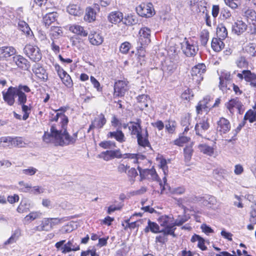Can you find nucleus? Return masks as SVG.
<instances>
[{
    "label": "nucleus",
    "instance_id": "obj_1",
    "mask_svg": "<svg viewBox=\"0 0 256 256\" xmlns=\"http://www.w3.org/2000/svg\"><path fill=\"white\" fill-rule=\"evenodd\" d=\"M63 120L58 124H52L50 132H45L43 140L46 143H53L62 146L74 144L78 138V132L70 136L67 131L68 119L67 116H62Z\"/></svg>",
    "mask_w": 256,
    "mask_h": 256
},
{
    "label": "nucleus",
    "instance_id": "obj_2",
    "mask_svg": "<svg viewBox=\"0 0 256 256\" xmlns=\"http://www.w3.org/2000/svg\"><path fill=\"white\" fill-rule=\"evenodd\" d=\"M158 222L164 228L162 230L164 234L174 236V230L176 228H174L172 215L162 216L158 218Z\"/></svg>",
    "mask_w": 256,
    "mask_h": 256
},
{
    "label": "nucleus",
    "instance_id": "obj_3",
    "mask_svg": "<svg viewBox=\"0 0 256 256\" xmlns=\"http://www.w3.org/2000/svg\"><path fill=\"white\" fill-rule=\"evenodd\" d=\"M66 240H62L56 243L55 247L58 250H60L62 254H66L72 251H77L80 247L76 243L74 242V239L69 240L66 243Z\"/></svg>",
    "mask_w": 256,
    "mask_h": 256
},
{
    "label": "nucleus",
    "instance_id": "obj_4",
    "mask_svg": "<svg viewBox=\"0 0 256 256\" xmlns=\"http://www.w3.org/2000/svg\"><path fill=\"white\" fill-rule=\"evenodd\" d=\"M24 52L26 55L34 62H38L42 58V53L36 46L26 44L24 48Z\"/></svg>",
    "mask_w": 256,
    "mask_h": 256
},
{
    "label": "nucleus",
    "instance_id": "obj_5",
    "mask_svg": "<svg viewBox=\"0 0 256 256\" xmlns=\"http://www.w3.org/2000/svg\"><path fill=\"white\" fill-rule=\"evenodd\" d=\"M182 49L184 53L189 57L194 56L198 50V46L193 40L186 38L182 44Z\"/></svg>",
    "mask_w": 256,
    "mask_h": 256
},
{
    "label": "nucleus",
    "instance_id": "obj_6",
    "mask_svg": "<svg viewBox=\"0 0 256 256\" xmlns=\"http://www.w3.org/2000/svg\"><path fill=\"white\" fill-rule=\"evenodd\" d=\"M220 102V100L217 98L216 100L215 103L212 105L210 103V98L208 96H206L204 99L199 102L196 106V110L198 114H202V112L207 113L213 107L217 106Z\"/></svg>",
    "mask_w": 256,
    "mask_h": 256
},
{
    "label": "nucleus",
    "instance_id": "obj_7",
    "mask_svg": "<svg viewBox=\"0 0 256 256\" xmlns=\"http://www.w3.org/2000/svg\"><path fill=\"white\" fill-rule=\"evenodd\" d=\"M150 30L147 27L142 28L138 32V42L141 46L139 50H142V48L150 42Z\"/></svg>",
    "mask_w": 256,
    "mask_h": 256
},
{
    "label": "nucleus",
    "instance_id": "obj_8",
    "mask_svg": "<svg viewBox=\"0 0 256 256\" xmlns=\"http://www.w3.org/2000/svg\"><path fill=\"white\" fill-rule=\"evenodd\" d=\"M138 14L146 18H150L154 14V10L152 3L142 4L136 8Z\"/></svg>",
    "mask_w": 256,
    "mask_h": 256
},
{
    "label": "nucleus",
    "instance_id": "obj_9",
    "mask_svg": "<svg viewBox=\"0 0 256 256\" xmlns=\"http://www.w3.org/2000/svg\"><path fill=\"white\" fill-rule=\"evenodd\" d=\"M30 92V88L26 85L20 84L16 86V96L18 97L17 103L18 105L26 104L27 96L25 92Z\"/></svg>",
    "mask_w": 256,
    "mask_h": 256
},
{
    "label": "nucleus",
    "instance_id": "obj_10",
    "mask_svg": "<svg viewBox=\"0 0 256 256\" xmlns=\"http://www.w3.org/2000/svg\"><path fill=\"white\" fill-rule=\"evenodd\" d=\"M17 50L12 46H4L0 47V60L8 61L11 56L16 54Z\"/></svg>",
    "mask_w": 256,
    "mask_h": 256
},
{
    "label": "nucleus",
    "instance_id": "obj_11",
    "mask_svg": "<svg viewBox=\"0 0 256 256\" xmlns=\"http://www.w3.org/2000/svg\"><path fill=\"white\" fill-rule=\"evenodd\" d=\"M12 63L20 70H26L30 68L28 60L20 54H16L12 58Z\"/></svg>",
    "mask_w": 256,
    "mask_h": 256
},
{
    "label": "nucleus",
    "instance_id": "obj_12",
    "mask_svg": "<svg viewBox=\"0 0 256 256\" xmlns=\"http://www.w3.org/2000/svg\"><path fill=\"white\" fill-rule=\"evenodd\" d=\"M128 82L126 80H118L114 85V96L116 97L122 96L128 90Z\"/></svg>",
    "mask_w": 256,
    "mask_h": 256
},
{
    "label": "nucleus",
    "instance_id": "obj_13",
    "mask_svg": "<svg viewBox=\"0 0 256 256\" xmlns=\"http://www.w3.org/2000/svg\"><path fill=\"white\" fill-rule=\"evenodd\" d=\"M226 106L231 114H234L236 110L241 114L243 112L242 104L239 98H232L228 102Z\"/></svg>",
    "mask_w": 256,
    "mask_h": 256
},
{
    "label": "nucleus",
    "instance_id": "obj_14",
    "mask_svg": "<svg viewBox=\"0 0 256 256\" xmlns=\"http://www.w3.org/2000/svg\"><path fill=\"white\" fill-rule=\"evenodd\" d=\"M16 86H10L6 92L3 91L2 94L4 101L10 106H12L15 103Z\"/></svg>",
    "mask_w": 256,
    "mask_h": 256
},
{
    "label": "nucleus",
    "instance_id": "obj_15",
    "mask_svg": "<svg viewBox=\"0 0 256 256\" xmlns=\"http://www.w3.org/2000/svg\"><path fill=\"white\" fill-rule=\"evenodd\" d=\"M138 169L140 172L141 180L146 178L156 181L159 180V176L154 169L151 168L142 170L140 166L138 167Z\"/></svg>",
    "mask_w": 256,
    "mask_h": 256
},
{
    "label": "nucleus",
    "instance_id": "obj_16",
    "mask_svg": "<svg viewBox=\"0 0 256 256\" xmlns=\"http://www.w3.org/2000/svg\"><path fill=\"white\" fill-rule=\"evenodd\" d=\"M230 128V122L224 118H220L217 122L216 130L220 135L227 134Z\"/></svg>",
    "mask_w": 256,
    "mask_h": 256
},
{
    "label": "nucleus",
    "instance_id": "obj_17",
    "mask_svg": "<svg viewBox=\"0 0 256 256\" xmlns=\"http://www.w3.org/2000/svg\"><path fill=\"white\" fill-rule=\"evenodd\" d=\"M206 68V66L204 64H199L192 68L191 71L192 79L196 82L202 80L203 78L202 74L205 72Z\"/></svg>",
    "mask_w": 256,
    "mask_h": 256
},
{
    "label": "nucleus",
    "instance_id": "obj_18",
    "mask_svg": "<svg viewBox=\"0 0 256 256\" xmlns=\"http://www.w3.org/2000/svg\"><path fill=\"white\" fill-rule=\"evenodd\" d=\"M141 123L142 120L140 118L136 119V122H129L128 129L132 136L137 137L142 132Z\"/></svg>",
    "mask_w": 256,
    "mask_h": 256
},
{
    "label": "nucleus",
    "instance_id": "obj_19",
    "mask_svg": "<svg viewBox=\"0 0 256 256\" xmlns=\"http://www.w3.org/2000/svg\"><path fill=\"white\" fill-rule=\"evenodd\" d=\"M106 120L104 115L100 114L92 122L88 130V132H90L91 130L94 128H102L106 124Z\"/></svg>",
    "mask_w": 256,
    "mask_h": 256
},
{
    "label": "nucleus",
    "instance_id": "obj_20",
    "mask_svg": "<svg viewBox=\"0 0 256 256\" xmlns=\"http://www.w3.org/2000/svg\"><path fill=\"white\" fill-rule=\"evenodd\" d=\"M210 124L208 120L204 118L198 122L195 126V130L196 135L202 136L203 134L208 129Z\"/></svg>",
    "mask_w": 256,
    "mask_h": 256
},
{
    "label": "nucleus",
    "instance_id": "obj_21",
    "mask_svg": "<svg viewBox=\"0 0 256 256\" xmlns=\"http://www.w3.org/2000/svg\"><path fill=\"white\" fill-rule=\"evenodd\" d=\"M32 71L36 76L40 80H42L44 82L48 80V73L46 70L39 64H36L33 66Z\"/></svg>",
    "mask_w": 256,
    "mask_h": 256
},
{
    "label": "nucleus",
    "instance_id": "obj_22",
    "mask_svg": "<svg viewBox=\"0 0 256 256\" xmlns=\"http://www.w3.org/2000/svg\"><path fill=\"white\" fill-rule=\"evenodd\" d=\"M106 136L108 138H114L120 143H123L126 141L124 133L119 129L108 132Z\"/></svg>",
    "mask_w": 256,
    "mask_h": 256
},
{
    "label": "nucleus",
    "instance_id": "obj_23",
    "mask_svg": "<svg viewBox=\"0 0 256 256\" xmlns=\"http://www.w3.org/2000/svg\"><path fill=\"white\" fill-rule=\"evenodd\" d=\"M148 133L146 130L145 133L140 134L138 136L136 137L138 144L144 148H148V150H152V148L150 143L148 140Z\"/></svg>",
    "mask_w": 256,
    "mask_h": 256
},
{
    "label": "nucleus",
    "instance_id": "obj_24",
    "mask_svg": "<svg viewBox=\"0 0 256 256\" xmlns=\"http://www.w3.org/2000/svg\"><path fill=\"white\" fill-rule=\"evenodd\" d=\"M66 111V108H60L58 110L54 111V113H50V120L51 122H58L60 119V121L63 120V116H66L64 112Z\"/></svg>",
    "mask_w": 256,
    "mask_h": 256
},
{
    "label": "nucleus",
    "instance_id": "obj_25",
    "mask_svg": "<svg viewBox=\"0 0 256 256\" xmlns=\"http://www.w3.org/2000/svg\"><path fill=\"white\" fill-rule=\"evenodd\" d=\"M246 24L242 20H238L234 22L232 26V32L238 35H240L243 33L246 30Z\"/></svg>",
    "mask_w": 256,
    "mask_h": 256
},
{
    "label": "nucleus",
    "instance_id": "obj_26",
    "mask_svg": "<svg viewBox=\"0 0 256 256\" xmlns=\"http://www.w3.org/2000/svg\"><path fill=\"white\" fill-rule=\"evenodd\" d=\"M66 10L68 14L74 16H80L83 14V10L78 4H70Z\"/></svg>",
    "mask_w": 256,
    "mask_h": 256
},
{
    "label": "nucleus",
    "instance_id": "obj_27",
    "mask_svg": "<svg viewBox=\"0 0 256 256\" xmlns=\"http://www.w3.org/2000/svg\"><path fill=\"white\" fill-rule=\"evenodd\" d=\"M96 12L92 7H88L84 18L85 22H92L96 20Z\"/></svg>",
    "mask_w": 256,
    "mask_h": 256
},
{
    "label": "nucleus",
    "instance_id": "obj_28",
    "mask_svg": "<svg viewBox=\"0 0 256 256\" xmlns=\"http://www.w3.org/2000/svg\"><path fill=\"white\" fill-rule=\"evenodd\" d=\"M52 218H44L41 222L40 224L36 226L34 230L37 232L48 231L50 230V221L52 220Z\"/></svg>",
    "mask_w": 256,
    "mask_h": 256
},
{
    "label": "nucleus",
    "instance_id": "obj_29",
    "mask_svg": "<svg viewBox=\"0 0 256 256\" xmlns=\"http://www.w3.org/2000/svg\"><path fill=\"white\" fill-rule=\"evenodd\" d=\"M220 82L218 87L220 90H225L226 88L224 86H222V83L223 84V81H225L226 82H230L232 78L230 72L227 71H224L222 72L219 77Z\"/></svg>",
    "mask_w": 256,
    "mask_h": 256
},
{
    "label": "nucleus",
    "instance_id": "obj_30",
    "mask_svg": "<svg viewBox=\"0 0 256 256\" xmlns=\"http://www.w3.org/2000/svg\"><path fill=\"white\" fill-rule=\"evenodd\" d=\"M244 16L250 24L256 25V12L252 9H248L244 12Z\"/></svg>",
    "mask_w": 256,
    "mask_h": 256
},
{
    "label": "nucleus",
    "instance_id": "obj_31",
    "mask_svg": "<svg viewBox=\"0 0 256 256\" xmlns=\"http://www.w3.org/2000/svg\"><path fill=\"white\" fill-rule=\"evenodd\" d=\"M69 30L72 33L82 36H86L88 35V32L84 30V28L78 24H74L70 26Z\"/></svg>",
    "mask_w": 256,
    "mask_h": 256
},
{
    "label": "nucleus",
    "instance_id": "obj_32",
    "mask_svg": "<svg viewBox=\"0 0 256 256\" xmlns=\"http://www.w3.org/2000/svg\"><path fill=\"white\" fill-rule=\"evenodd\" d=\"M18 27L26 36L32 37L33 33L29 27L28 24L24 20H20L18 22Z\"/></svg>",
    "mask_w": 256,
    "mask_h": 256
},
{
    "label": "nucleus",
    "instance_id": "obj_33",
    "mask_svg": "<svg viewBox=\"0 0 256 256\" xmlns=\"http://www.w3.org/2000/svg\"><path fill=\"white\" fill-rule=\"evenodd\" d=\"M123 18V14L120 12H113L108 16V20L112 24L120 22Z\"/></svg>",
    "mask_w": 256,
    "mask_h": 256
},
{
    "label": "nucleus",
    "instance_id": "obj_34",
    "mask_svg": "<svg viewBox=\"0 0 256 256\" xmlns=\"http://www.w3.org/2000/svg\"><path fill=\"white\" fill-rule=\"evenodd\" d=\"M223 39L220 38H213L212 41V48L215 52H220L224 46V44L222 42Z\"/></svg>",
    "mask_w": 256,
    "mask_h": 256
},
{
    "label": "nucleus",
    "instance_id": "obj_35",
    "mask_svg": "<svg viewBox=\"0 0 256 256\" xmlns=\"http://www.w3.org/2000/svg\"><path fill=\"white\" fill-rule=\"evenodd\" d=\"M90 42L93 45L98 46L103 42V38L99 34L94 32L89 35Z\"/></svg>",
    "mask_w": 256,
    "mask_h": 256
},
{
    "label": "nucleus",
    "instance_id": "obj_36",
    "mask_svg": "<svg viewBox=\"0 0 256 256\" xmlns=\"http://www.w3.org/2000/svg\"><path fill=\"white\" fill-rule=\"evenodd\" d=\"M149 231L153 233L162 232V230H160L159 226L156 223L151 222L150 220H148V226L144 228V232H148Z\"/></svg>",
    "mask_w": 256,
    "mask_h": 256
},
{
    "label": "nucleus",
    "instance_id": "obj_37",
    "mask_svg": "<svg viewBox=\"0 0 256 256\" xmlns=\"http://www.w3.org/2000/svg\"><path fill=\"white\" fill-rule=\"evenodd\" d=\"M138 102L139 104V106L142 110L148 106L149 101L148 96L147 94H142L138 96L137 98Z\"/></svg>",
    "mask_w": 256,
    "mask_h": 256
},
{
    "label": "nucleus",
    "instance_id": "obj_38",
    "mask_svg": "<svg viewBox=\"0 0 256 256\" xmlns=\"http://www.w3.org/2000/svg\"><path fill=\"white\" fill-rule=\"evenodd\" d=\"M42 216V213L40 211L32 212L25 216L24 221L25 223H29L36 218H40Z\"/></svg>",
    "mask_w": 256,
    "mask_h": 256
},
{
    "label": "nucleus",
    "instance_id": "obj_39",
    "mask_svg": "<svg viewBox=\"0 0 256 256\" xmlns=\"http://www.w3.org/2000/svg\"><path fill=\"white\" fill-rule=\"evenodd\" d=\"M21 235V230L19 228L16 229L12 232L11 236L4 242L6 245L12 244L16 242Z\"/></svg>",
    "mask_w": 256,
    "mask_h": 256
},
{
    "label": "nucleus",
    "instance_id": "obj_40",
    "mask_svg": "<svg viewBox=\"0 0 256 256\" xmlns=\"http://www.w3.org/2000/svg\"><path fill=\"white\" fill-rule=\"evenodd\" d=\"M57 18L56 12H50L47 14L43 18L44 22L46 26H49L54 22Z\"/></svg>",
    "mask_w": 256,
    "mask_h": 256
},
{
    "label": "nucleus",
    "instance_id": "obj_41",
    "mask_svg": "<svg viewBox=\"0 0 256 256\" xmlns=\"http://www.w3.org/2000/svg\"><path fill=\"white\" fill-rule=\"evenodd\" d=\"M62 83L68 88H72L73 86V82L70 76L66 72L62 76H59Z\"/></svg>",
    "mask_w": 256,
    "mask_h": 256
},
{
    "label": "nucleus",
    "instance_id": "obj_42",
    "mask_svg": "<svg viewBox=\"0 0 256 256\" xmlns=\"http://www.w3.org/2000/svg\"><path fill=\"white\" fill-rule=\"evenodd\" d=\"M192 242H198V246L202 250H205L207 247L204 244V240L198 235L194 234L191 238Z\"/></svg>",
    "mask_w": 256,
    "mask_h": 256
},
{
    "label": "nucleus",
    "instance_id": "obj_43",
    "mask_svg": "<svg viewBox=\"0 0 256 256\" xmlns=\"http://www.w3.org/2000/svg\"><path fill=\"white\" fill-rule=\"evenodd\" d=\"M216 34L220 39L224 40L228 36V31L223 24H218L216 30Z\"/></svg>",
    "mask_w": 256,
    "mask_h": 256
},
{
    "label": "nucleus",
    "instance_id": "obj_44",
    "mask_svg": "<svg viewBox=\"0 0 256 256\" xmlns=\"http://www.w3.org/2000/svg\"><path fill=\"white\" fill-rule=\"evenodd\" d=\"M198 148L201 152L209 156H212L214 154V150L213 148L206 144H199Z\"/></svg>",
    "mask_w": 256,
    "mask_h": 256
},
{
    "label": "nucleus",
    "instance_id": "obj_45",
    "mask_svg": "<svg viewBox=\"0 0 256 256\" xmlns=\"http://www.w3.org/2000/svg\"><path fill=\"white\" fill-rule=\"evenodd\" d=\"M194 150L192 145L186 146L184 149V160L186 162H188L191 160L193 154Z\"/></svg>",
    "mask_w": 256,
    "mask_h": 256
},
{
    "label": "nucleus",
    "instance_id": "obj_46",
    "mask_svg": "<svg viewBox=\"0 0 256 256\" xmlns=\"http://www.w3.org/2000/svg\"><path fill=\"white\" fill-rule=\"evenodd\" d=\"M243 73L245 74V76H244V80L246 82H249L250 84L256 80V74L252 72L250 70H244Z\"/></svg>",
    "mask_w": 256,
    "mask_h": 256
},
{
    "label": "nucleus",
    "instance_id": "obj_47",
    "mask_svg": "<svg viewBox=\"0 0 256 256\" xmlns=\"http://www.w3.org/2000/svg\"><path fill=\"white\" fill-rule=\"evenodd\" d=\"M20 106H22V110L24 113L22 120H26L29 117L30 114L31 112L32 106L30 104L29 105H26V104Z\"/></svg>",
    "mask_w": 256,
    "mask_h": 256
},
{
    "label": "nucleus",
    "instance_id": "obj_48",
    "mask_svg": "<svg viewBox=\"0 0 256 256\" xmlns=\"http://www.w3.org/2000/svg\"><path fill=\"white\" fill-rule=\"evenodd\" d=\"M244 120H248L251 123L256 121V110H248L244 115Z\"/></svg>",
    "mask_w": 256,
    "mask_h": 256
},
{
    "label": "nucleus",
    "instance_id": "obj_49",
    "mask_svg": "<svg viewBox=\"0 0 256 256\" xmlns=\"http://www.w3.org/2000/svg\"><path fill=\"white\" fill-rule=\"evenodd\" d=\"M99 146L104 149H112L116 147V144L110 140H104L99 144Z\"/></svg>",
    "mask_w": 256,
    "mask_h": 256
},
{
    "label": "nucleus",
    "instance_id": "obj_50",
    "mask_svg": "<svg viewBox=\"0 0 256 256\" xmlns=\"http://www.w3.org/2000/svg\"><path fill=\"white\" fill-rule=\"evenodd\" d=\"M16 210L19 213L27 212L30 210V204L26 201H22L18 206Z\"/></svg>",
    "mask_w": 256,
    "mask_h": 256
},
{
    "label": "nucleus",
    "instance_id": "obj_51",
    "mask_svg": "<svg viewBox=\"0 0 256 256\" xmlns=\"http://www.w3.org/2000/svg\"><path fill=\"white\" fill-rule=\"evenodd\" d=\"M216 203L217 200L214 196H208L204 198V204L206 206L212 207L213 206L216 205Z\"/></svg>",
    "mask_w": 256,
    "mask_h": 256
},
{
    "label": "nucleus",
    "instance_id": "obj_52",
    "mask_svg": "<svg viewBox=\"0 0 256 256\" xmlns=\"http://www.w3.org/2000/svg\"><path fill=\"white\" fill-rule=\"evenodd\" d=\"M0 142L5 144V146L12 148L14 144V137L12 136H3L0 138Z\"/></svg>",
    "mask_w": 256,
    "mask_h": 256
},
{
    "label": "nucleus",
    "instance_id": "obj_53",
    "mask_svg": "<svg viewBox=\"0 0 256 256\" xmlns=\"http://www.w3.org/2000/svg\"><path fill=\"white\" fill-rule=\"evenodd\" d=\"M190 138L185 136H180L179 138L174 140V143L175 145L179 146H182L184 144L187 143L190 140Z\"/></svg>",
    "mask_w": 256,
    "mask_h": 256
},
{
    "label": "nucleus",
    "instance_id": "obj_54",
    "mask_svg": "<svg viewBox=\"0 0 256 256\" xmlns=\"http://www.w3.org/2000/svg\"><path fill=\"white\" fill-rule=\"evenodd\" d=\"M98 156L106 161H108L113 159L112 150H108L102 152L98 155Z\"/></svg>",
    "mask_w": 256,
    "mask_h": 256
},
{
    "label": "nucleus",
    "instance_id": "obj_55",
    "mask_svg": "<svg viewBox=\"0 0 256 256\" xmlns=\"http://www.w3.org/2000/svg\"><path fill=\"white\" fill-rule=\"evenodd\" d=\"M188 218L185 216H178V218L174 221V228H176V226H180L186 222L188 220Z\"/></svg>",
    "mask_w": 256,
    "mask_h": 256
},
{
    "label": "nucleus",
    "instance_id": "obj_56",
    "mask_svg": "<svg viewBox=\"0 0 256 256\" xmlns=\"http://www.w3.org/2000/svg\"><path fill=\"white\" fill-rule=\"evenodd\" d=\"M176 126L175 121L169 120L166 124V128L169 133L172 134L176 130Z\"/></svg>",
    "mask_w": 256,
    "mask_h": 256
},
{
    "label": "nucleus",
    "instance_id": "obj_57",
    "mask_svg": "<svg viewBox=\"0 0 256 256\" xmlns=\"http://www.w3.org/2000/svg\"><path fill=\"white\" fill-rule=\"evenodd\" d=\"M246 52L252 56H256V44L250 43L246 46Z\"/></svg>",
    "mask_w": 256,
    "mask_h": 256
},
{
    "label": "nucleus",
    "instance_id": "obj_58",
    "mask_svg": "<svg viewBox=\"0 0 256 256\" xmlns=\"http://www.w3.org/2000/svg\"><path fill=\"white\" fill-rule=\"evenodd\" d=\"M209 33L207 31L202 32L200 36V40L202 45L205 46L208 40Z\"/></svg>",
    "mask_w": 256,
    "mask_h": 256
},
{
    "label": "nucleus",
    "instance_id": "obj_59",
    "mask_svg": "<svg viewBox=\"0 0 256 256\" xmlns=\"http://www.w3.org/2000/svg\"><path fill=\"white\" fill-rule=\"evenodd\" d=\"M131 47V44L128 42H126L121 44L120 47V50L122 54H126L129 51Z\"/></svg>",
    "mask_w": 256,
    "mask_h": 256
},
{
    "label": "nucleus",
    "instance_id": "obj_60",
    "mask_svg": "<svg viewBox=\"0 0 256 256\" xmlns=\"http://www.w3.org/2000/svg\"><path fill=\"white\" fill-rule=\"evenodd\" d=\"M164 68L165 72L170 75L174 72L176 66L174 63L170 62L168 64L166 65Z\"/></svg>",
    "mask_w": 256,
    "mask_h": 256
},
{
    "label": "nucleus",
    "instance_id": "obj_61",
    "mask_svg": "<svg viewBox=\"0 0 256 256\" xmlns=\"http://www.w3.org/2000/svg\"><path fill=\"white\" fill-rule=\"evenodd\" d=\"M14 144L13 147H22L25 144L22 138L20 136L14 137Z\"/></svg>",
    "mask_w": 256,
    "mask_h": 256
},
{
    "label": "nucleus",
    "instance_id": "obj_62",
    "mask_svg": "<svg viewBox=\"0 0 256 256\" xmlns=\"http://www.w3.org/2000/svg\"><path fill=\"white\" fill-rule=\"evenodd\" d=\"M62 30L58 26H52L50 34L54 37H56L58 36L62 35Z\"/></svg>",
    "mask_w": 256,
    "mask_h": 256
},
{
    "label": "nucleus",
    "instance_id": "obj_63",
    "mask_svg": "<svg viewBox=\"0 0 256 256\" xmlns=\"http://www.w3.org/2000/svg\"><path fill=\"white\" fill-rule=\"evenodd\" d=\"M18 184L20 187V190L23 192H30L32 186L24 182V181H20L18 182Z\"/></svg>",
    "mask_w": 256,
    "mask_h": 256
},
{
    "label": "nucleus",
    "instance_id": "obj_64",
    "mask_svg": "<svg viewBox=\"0 0 256 256\" xmlns=\"http://www.w3.org/2000/svg\"><path fill=\"white\" fill-rule=\"evenodd\" d=\"M250 221L253 224H256V204L251 206L250 212Z\"/></svg>",
    "mask_w": 256,
    "mask_h": 256
}]
</instances>
